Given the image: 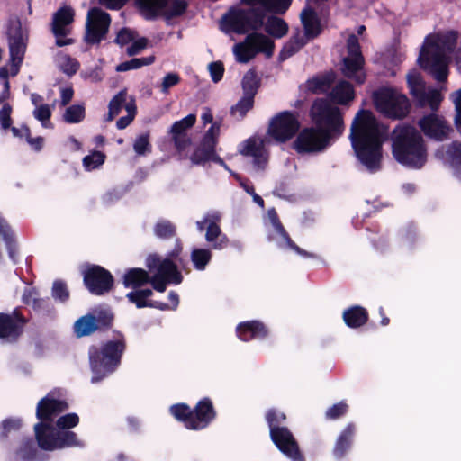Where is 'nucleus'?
Returning <instances> with one entry per match:
<instances>
[{
    "mask_svg": "<svg viewBox=\"0 0 461 461\" xmlns=\"http://www.w3.org/2000/svg\"><path fill=\"white\" fill-rule=\"evenodd\" d=\"M387 129L380 124L372 113L362 110L356 115L350 129V140L359 162L370 173L381 168L382 144Z\"/></svg>",
    "mask_w": 461,
    "mask_h": 461,
    "instance_id": "20e7f679",
    "label": "nucleus"
},
{
    "mask_svg": "<svg viewBox=\"0 0 461 461\" xmlns=\"http://www.w3.org/2000/svg\"><path fill=\"white\" fill-rule=\"evenodd\" d=\"M175 225L167 220H159L154 226V233L161 239H169L175 235Z\"/></svg>",
    "mask_w": 461,
    "mask_h": 461,
    "instance_id": "a18cd8bd",
    "label": "nucleus"
},
{
    "mask_svg": "<svg viewBox=\"0 0 461 461\" xmlns=\"http://www.w3.org/2000/svg\"><path fill=\"white\" fill-rule=\"evenodd\" d=\"M9 129H11L12 131V133L14 137L16 138H23L24 137L26 139V137H28V134L30 132V129L23 125L22 126L21 128H16V127H10Z\"/></svg>",
    "mask_w": 461,
    "mask_h": 461,
    "instance_id": "774afa93",
    "label": "nucleus"
},
{
    "mask_svg": "<svg viewBox=\"0 0 461 461\" xmlns=\"http://www.w3.org/2000/svg\"><path fill=\"white\" fill-rule=\"evenodd\" d=\"M274 412H267V421L270 429V437L277 448L293 461H303L299 446L292 432L285 427L278 426L273 419Z\"/></svg>",
    "mask_w": 461,
    "mask_h": 461,
    "instance_id": "ddd939ff",
    "label": "nucleus"
},
{
    "mask_svg": "<svg viewBox=\"0 0 461 461\" xmlns=\"http://www.w3.org/2000/svg\"><path fill=\"white\" fill-rule=\"evenodd\" d=\"M310 114L317 128H305L298 134L294 148L300 154L323 151L345 129L340 110L324 98L313 102Z\"/></svg>",
    "mask_w": 461,
    "mask_h": 461,
    "instance_id": "7ed1b4c3",
    "label": "nucleus"
},
{
    "mask_svg": "<svg viewBox=\"0 0 461 461\" xmlns=\"http://www.w3.org/2000/svg\"><path fill=\"white\" fill-rule=\"evenodd\" d=\"M36 452L33 441L29 439L23 443L17 456L23 461H34Z\"/></svg>",
    "mask_w": 461,
    "mask_h": 461,
    "instance_id": "8fccbe9b",
    "label": "nucleus"
},
{
    "mask_svg": "<svg viewBox=\"0 0 461 461\" xmlns=\"http://www.w3.org/2000/svg\"><path fill=\"white\" fill-rule=\"evenodd\" d=\"M99 2L109 9L118 10L122 7L126 0H99Z\"/></svg>",
    "mask_w": 461,
    "mask_h": 461,
    "instance_id": "69168bd1",
    "label": "nucleus"
},
{
    "mask_svg": "<svg viewBox=\"0 0 461 461\" xmlns=\"http://www.w3.org/2000/svg\"><path fill=\"white\" fill-rule=\"evenodd\" d=\"M259 87V79L256 72L252 69L249 70L243 77L242 88L244 95L253 97L257 94Z\"/></svg>",
    "mask_w": 461,
    "mask_h": 461,
    "instance_id": "a19ab883",
    "label": "nucleus"
},
{
    "mask_svg": "<svg viewBox=\"0 0 461 461\" xmlns=\"http://www.w3.org/2000/svg\"><path fill=\"white\" fill-rule=\"evenodd\" d=\"M269 140L266 138L251 137L243 142L240 153L253 158L254 167L258 170L266 168L268 162L267 145Z\"/></svg>",
    "mask_w": 461,
    "mask_h": 461,
    "instance_id": "b1692460",
    "label": "nucleus"
},
{
    "mask_svg": "<svg viewBox=\"0 0 461 461\" xmlns=\"http://www.w3.org/2000/svg\"><path fill=\"white\" fill-rule=\"evenodd\" d=\"M122 192L121 190H113L111 192L106 193L104 197V203L106 204H110L117 200H119L122 196Z\"/></svg>",
    "mask_w": 461,
    "mask_h": 461,
    "instance_id": "0e129e2a",
    "label": "nucleus"
},
{
    "mask_svg": "<svg viewBox=\"0 0 461 461\" xmlns=\"http://www.w3.org/2000/svg\"><path fill=\"white\" fill-rule=\"evenodd\" d=\"M221 213L217 211L208 212L206 213L207 230L205 240L214 249H222L229 244L228 237L223 234L219 226Z\"/></svg>",
    "mask_w": 461,
    "mask_h": 461,
    "instance_id": "bb28decb",
    "label": "nucleus"
},
{
    "mask_svg": "<svg viewBox=\"0 0 461 461\" xmlns=\"http://www.w3.org/2000/svg\"><path fill=\"white\" fill-rule=\"evenodd\" d=\"M136 113V106L133 99H130V103L127 106V115L121 117L116 122V126L118 129L122 130L125 129L133 120Z\"/></svg>",
    "mask_w": 461,
    "mask_h": 461,
    "instance_id": "864d4df0",
    "label": "nucleus"
},
{
    "mask_svg": "<svg viewBox=\"0 0 461 461\" xmlns=\"http://www.w3.org/2000/svg\"><path fill=\"white\" fill-rule=\"evenodd\" d=\"M133 149L138 156H146L151 152L149 132L142 133L136 138Z\"/></svg>",
    "mask_w": 461,
    "mask_h": 461,
    "instance_id": "49530a36",
    "label": "nucleus"
},
{
    "mask_svg": "<svg viewBox=\"0 0 461 461\" xmlns=\"http://www.w3.org/2000/svg\"><path fill=\"white\" fill-rule=\"evenodd\" d=\"M180 82V77L177 73L171 72L167 74L160 84V90L164 94H167L169 89L176 86Z\"/></svg>",
    "mask_w": 461,
    "mask_h": 461,
    "instance_id": "5fc2aeb1",
    "label": "nucleus"
},
{
    "mask_svg": "<svg viewBox=\"0 0 461 461\" xmlns=\"http://www.w3.org/2000/svg\"><path fill=\"white\" fill-rule=\"evenodd\" d=\"M446 160L454 175L461 179V142H453L447 149Z\"/></svg>",
    "mask_w": 461,
    "mask_h": 461,
    "instance_id": "f704fd0d",
    "label": "nucleus"
},
{
    "mask_svg": "<svg viewBox=\"0 0 461 461\" xmlns=\"http://www.w3.org/2000/svg\"><path fill=\"white\" fill-rule=\"evenodd\" d=\"M55 62L59 68L68 76L75 75L80 67L76 59L63 52H59L56 56Z\"/></svg>",
    "mask_w": 461,
    "mask_h": 461,
    "instance_id": "e433bc0d",
    "label": "nucleus"
},
{
    "mask_svg": "<svg viewBox=\"0 0 461 461\" xmlns=\"http://www.w3.org/2000/svg\"><path fill=\"white\" fill-rule=\"evenodd\" d=\"M457 39V32L428 36L418 58L420 66L438 82H444L448 75V62Z\"/></svg>",
    "mask_w": 461,
    "mask_h": 461,
    "instance_id": "423d86ee",
    "label": "nucleus"
},
{
    "mask_svg": "<svg viewBox=\"0 0 461 461\" xmlns=\"http://www.w3.org/2000/svg\"><path fill=\"white\" fill-rule=\"evenodd\" d=\"M147 40L145 38L139 39L131 43V46L127 48V53L130 56H133L140 52L147 46Z\"/></svg>",
    "mask_w": 461,
    "mask_h": 461,
    "instance_id": "680f3d73",
    "label": "nucleus"
},
{
    "mask_svg": "<svg viewBox=\"0 0 461 461\" xmlns=\"http://www.w3.org/2000/svg\"><path fill=\"white\" fill-rule=\"evenodd\" d=\"M23 303L31 305L34 310H41L47 307L49 300L39 297V294L33 287L25 288L23 297Z\"/></svg>",
    "mask_w": 461,
    "mask_h": 461,
    "instance_id": "4c0bfd02",
    "label": "nucleus"
},
{
    "mask_svg": "<svg viewBox=\"0 0 461 461\" xmlns=\"http://www.w3.org/2000/svg\"><path fill=\"white\" fill-rule=\"evenodd\" d=\"M112 319L108 312H95L79 318L74 324V331L77 337L88 336L101 327L109 325Z\"/></svg>",
    "mask_w": 461,
    "mask_h": 461,
    "instance_id": "393cba45",
    "label": "nucleus"
},
{
    "mask_svg": "<svg viewBox=\"0 0 461 461\" xmlns=\"http://www.w3.org/2000/svg\"><path fill=\"white\" fill-rule=\"evenodd\" d=\"M111 24L108 13L98 7L88 10L86 22L85 41L88 44H97L104 40Z\"/></svg>",
    "mask_w": 461,
    "mask_h": 461,
    "instance_id": "a211bd4d",
    "label": "nucleus"
},
{
    "mask_svg": "<svg viewBox=\"0 0 461 461\" xmlns=\"http://www.w3.org/2000/svg\"><path fill=\"white\" fill-rule=\"evenodd\" d=\"M348 411V405L344 402H340L339 403H336L332 405L330 408H329L326 411V417L328 419H337L343 414H345Z\"/></svg>",
    "mask_w": 461,
    "mask_h": 461,
    "instance_id": "4d7b16f0",
    "label": "nucleus"
},
{
    "mask_svg": "<svg viewBox=\"0 0 461 461\" xmlns=\"http://www.w3.org/2000/svg\"><path fill=\"white\" fill-rule=\"evenodd\" d=\"M212 259V251L209 249L196 248L191 252V260L197 270H204Z\"/></svg>",
    "mask_w": 461,
    "mask_h": 461,
    "instance_id": "58836bf2",
    "label": "nucleus"
},
{
    "mask_svg": "<svg viewBox=\"0 0 461 461\" xmlns=\"http://www.w3.org/2000/svg\"><path fill=\"white\" fill-rule=\"evenodd\" d=\"M267 220L273 227V232L269 234V240L276 242L280 248H287L294 250L299 255L305 258H315V255L300 249L290 239L279 221L278 215L274 208L267 211Z\"/></svg>",
    "mask_w": 461,
    "mask_h": 461,
    "instance_id": "5701e85b",
    "label": "nucleus"
},
{
    "mask_svg": "<svg viewBox=\"0 0 461 461\" xmlns=\"http://www.w3.org/2000/svg\"><path fill=\"white\" fill-rule=\"evenodd\" d=\"M11 113L12 106L9 104H5L0 109V126L4 131H6L11 127Z\"/></svg>",
    "mask_w": 461,
    "mask_h": 461,
    "instance_id": "6e6d98bb",
    "label": "nucleus"
},
{
    "mask_svg": "<svg viewBox=\"0 0 461 461\" xmlns=\"http://www.w3.org/2000/svg\"><path fill=\"white\" fill-rule=\"evenodd\" d=\"M375 108L387 117L401 119L405 117L410 110L408 98L390 88H382L374 94Z\"/></svg>",
    "mask_w": 461,
    "mask_h": 461,
    "instance_id": "f8f14e48",
    "label": "nucleus"
},
{
    "mask_svg": "<svg viewBox=\"0 0 461 461\" xmlns=\"http://www.w3.org/2000/svg\"><path fill=\"white\" fill-rule=\"evenodd\" d=\"M51 294L55 300L66 302L69 298V292L62 281H55L52 286Z\"/></svg>",
    "mask_w": 461,
    "mask_h": 461,
    "instance_id": "603ef678",
    "label": "nucleus"
},
{
    "mask_svg": "<svg viewBox=\"0 0 461 461\" xmlns=\"http://www.w3.org/2000/svg\"><path fill=\"white\" fill-rule=\"evenodd\" d=\"M32 113L34 118L41 122L42 127H51V123L50 122L51 110L49 104H41L35 107Z\"/></svg>",
    "mask_w": 461,
    "mask_h": 461,
    "instance_id": "09e8293b",
    "label": "nucleus"
},
{
    "mask_svg": "<svg viewBox=\"0 0 461 461\" xmlns=\"http://www.w3.org/2000/svg\"><path fill=\"white\" fill-rule=\"evenodd\" d=\"M122 339L111 340L102 347L92 346L89 348V362L93 376L92 383H97L113 373L120 364L124 350Z\"/></svg>",
    "mask_w": 461,
    "mask_h": 461,
    "instance_id": "6e6552de",
    "label": "nucleus"
},
{
    "mask_svg": "<svg viewBox=\"0 0 461 461\" xmlns=\"http://www.w3.org/2000/svg\"><path fill=\"white\" fill-rule=\"evenodd\" d=\"M346 324L350 328H357L367 321V312L360 306H354L346 310L343 313Z\"/></svg>",
    "mask_w": 461,
    "mask_h": 461,
    "instance_id": "72a5a7b5",
    "label": "nucleus"
},
{
    "mask_svg": "<svg viewBox=\"0 0 461 461\" xmlns=\"http://www.w3.org/2000/svg\"><path fill=\"white\" fill-rule=\"evenodd\" d=\"M394 158L402 165L419 169L427 161V149L420 132L408 124L398 125L392 133Z\"/></svg>",
    "mask_w": 461,
    "mask_h": 461,
    "instance_id": "0eeeda50",
    "label": "nucleus"
},
{
    "mask_svg": "<svg viewBox=\"0 0 461 461\" xmlns=\"http://www.w3.org/2000/svg\"><path fill=\"white\" fill-rule=\"evenodd\" d=\"M154 57L149 56L146 58H134L131 60L124 61L120 63L116 67V71L118 72H124L131 69H137L143 66L150 65L154 62Z\"/></svg>",
    "mask_w": 461,
    "mask_h": 461,
    "instance_id": "37998d69",
    "label": "nucleus"
},
{
    "mask_svg": "<svg viewBox=\"0 0 461 461\" xmlns=\"http://www.w3.org/2000/svg\"><path fill=\"white\" fill-rule=\"evenodd\" d=\"M68 408V403L65 401L57 400L54 393H50L39 402L36 416L41 421L34 425V431L41 449L52 451L82 446L76 433L68 430L79 422L76 413L63 415L57 420L56 426L52 424L54 417Z\"/></svg>",
    "mask_w": 461,
    "mask_h": 461,
    "instance_id": "f257e3e1",
    "label": "nucleus"
},
{
    "mask_svg": "<svg viewBox=\"0 0 461 461\" xmlns=\"http://www.w3.org/2000/svg\"><path fill=\"white\" fill-rule=\"evenodd\" d=\"M134 40V32L130 29H122L116 36L115 41L121 46L126 45Z\"/></svg>",
    "mask_w": 461,
    "mask_h": 461,
    "instance_id": "13d9d810",
    "label": "nucleus"
},
{
    "mask_svg": "<svg viewBox=\"0 0 461 461\" xmlns=\"http://www.w3.org/2000/svg\"><path fill=\"white\" fill-rule=\"evenodd\" d=\"M74 91L71 87H64L60 90V104L66 106L73 98Z\"/></svg>",
    "mask_w": 461,
    "mask_h": 461,
    "instance_id": "e2e57ef3",
    "label": "nucleus"
},
{
    "mask_svg": "<svg viewBox=\"0 0 461 461\" xmlns=\"http://www.w3.org/2000/svg\"><path fill=\"white\" fill-rule=\"evenodd\" d=\"M355 426L348 424L339 434L333 448V455L337 458H342L351 447L355 435Z\"/></svg>",
    "mask_w": 461,
    "mask_h": 461,
    "instance_id": "473e14b6",
    "label": "nucleus"
},
{
    "mask_svg": "<svg viewBox=\"0 0 461 461\" xmlns=\"http://www.w3.org/2000/svg\"><path fill=\"white\" fill-rule=\"evenodd\" d=\"M86 110L83 104H73L68 106L63 113V120L67 123L76 124L85 119Z\"/></svg>",
    "mask_w": 461,
    "mask_h": 461,
    "instance_id": "79ce46f5",
    "label": "nucleus"
},
{
    "mask_svg": "<svg viewBox=\"0 0 461 461\" xmlns=\"http://www.w3.org/2000/svg\"><path fill=\"white\" fill-rule=\"evenodd\" d=\"M127 93L125 90L120 91L111 101L109 104V111L104 120L106 122H111L117 116L122 108L127 111V106L130 103L127 98Z\"/></svg>",
    "mask_w": 461,
    "mask_h": 461,
    "instance_id": "c9c22d12",
    "label": "nucleus"
},
{
    "mask_svg": "<svg viewBox=\"0 0 461 461\" xmlns=\"http://www.w3.org/2000/svg\"><path fill=\"white\" fill-rule=\"evenodd\" d=\"M181 250V245L177 244L165 258H161L156 254L149 255L146 258V267L151 276L142 268H130L122 276L124 286L138 289L150 283L156 291L163 293L166 291L167 284H180L183 276L177 269L176 262Z\"/></svg>",
    "mask_w": 461,
    "mask_h": 461,
    "instance_id": "39448f33",
    "label": "nucleus"
},
{
    "mask_svg": "<svg viewBox=\"0 0 461 461\" xmlns=\"http://www.w3.org/2000/svg\"><path fill=\"white\" fill-rule=\"evenodd\" d=\"M254 98L243 95V97L231 108V114L237 119H242L253 107Z\"/></svg>",
    "mask_w": 461,
    "mask_h": 461,
    "instance_id": "c03bdc74",
    "label": "nucleus"
},
{
    "mask_svg": "<svg viewBox=\"0 0 461 461\" xmlns=\"http://www.w3.org/2000/svg\"><path fill=\"white\" fill-rule=\"evenodd\" d=\"M237 335L241 340L249 341L252 339L265 338L267 335V330L259 321H246L237 327Z\"/></svg>",
    "mask_w": 461,
    "mask_h": 461,
    "instance_id": "7c9ffc66",
    "label": "nucleus"
},
{
    "mask_svg": "<svg viewBox=\"0 0 461 461\" xmlns=\"http://www.w3.org/2000/svg\"><path fill=\"white\" fill-rule=\"evenodd\" d=\"M236 60L248 63L258 53L271 58L274 52V41L265 34L252 32L247 35L244 41L236 43L232 49Z\"/></svg>",
    "mask_w": 461,
    "mask_h": 461,
    "instance_id": "9b49d317",
    "label": "nucleus"
},
{
    "mask_svg": "<svg viewBox=\"0 0 461 461\" xmlns=\"http://www.w3.org/2000/svg\"><path fill=\"white\" fill-rule=\"evenodd\" d=\"M26 319L15 309L12 314L0 313V339L5 342L14 341L22 333Z\"/></svg>",
    "mask_w": 461,
    "mask_h": 461,
    "instance_id": "a878e982",
    "label": "nucleus"
},
{
    "mask_svg": "<svg viewBox=\"0 0 461 461\" xmlns=\"http://www.w3.org/2000/svg\"><path fill=\"white\" fill-rule=\"evenodd\" d=\"M306 43V39L303 35L298 33L294 36L282 49L280 53L281 59H286L294 53H296Z\"/></svg>",
    "mask_w": 461,
    "mask_h": 461,
    "instance_id": "ea45409f",
    "label": "nucleus"
},
{
    "mask_svg": "<svg viewBox=\"0 0 461 461\" xmlns=\"http://www.w3.org/2000/svg\"><path fill=\"white\" fill-rule=\"evenodd\" d=\"M407 82L411 95L420 106L429 105L436 111L442 101L440 90L426 86L420 72L412 70L407 75Z\"/></svg>",
    "mask_w": 461,
    "mask_h": 461,
    "instance_id": "f3484780",
    "label": "nucleus"
},
{
    "mask_svg": "<svg viewBox=\"0 0 461 461\" xmlns=\"http://www.w3.org/2000/svg\"><path fill=\"white\" fill-rule=\"evenodd\" d=\"M196 117L194 114H188L180 121L176 122L170 128V134L174 140L175 146L178 150H184L191 143V140L187 134V131L195 123Z\"/></svg>",
    "mask_w": 461,
    "mask_h": 461,
    "instance_id": "c85d7f7f",
    "label": "nucleus"
},
{
    "mask_svg": "<svg viewBox=\"0 0 461 461\" xmlns=\"http://www.w3.org/2000/svg\"><path fill=\"white\" fill-rule=\"evenodd\" d=\"M348 56L343 59L342 73L348 78L358 84L364 83V57L362 56L358 39L351 34L347 41Z\"/></svg>",
    "mask_w": 461,
    "mask_h": 461,
    "instance_id": "dca6fc26",
    "label": "nucleus"
},
{
    "mask_svg": "<svg viewBox=\"0 0 461 461\" xmlns=\"http://www.w3.org/2000/svg\"><path fill=\"white\" fill-rule=\"evenodd\" d=\"M419 125L427 136L437 140H445L450 131L446 122L436 114L424 116L420 120Z\"/></svg>",
    "mask_w": 461,
    "mask_h": 461,
    "instance_id": "cd10ccee",
    "label": "nucleus"
},
{
    "mask_svg": "<svg viewBox=\"0 0 461 461\" xmlns=\"http://www.w3.org/2000/svg\"><path fill=\"white\" fill-rule=\"evenodd\" d=\"M28 31L19 21L12 22L8 29V46L11 62V76L18 74L26 51Z\"/></svg>",
    "mask_w": 461,
    "mask_h": 461,
    "instance_id": "4468645a",
    "label": "nucleus"
},
{
    "mask_svg": "<svg viewBox=\"0 0 461 461\" xmlns=\"http://www.w3.org/2000/svg\"><path fill=\"white\" fill-rule=\"evenodd\" d=\"M301 21L304 28V38H314L321 32V24L316 12L310 8H304L301 13Z\"/></svg>",
    "mask_w": 461,
    "mask_h": 461,
    "instance_id": "2f4dec72",
    "label": "nucleus"
},
{
    "mask_svg": "<svg viewBox=\"0 0 461 461\" xmlns=\"http://www.w3.org/2000/svg\"><path fill=\"white\" fill-rule=\"evenodd\" d=\"M300 127L296 115L291 112H282L270 122L267 133L278 142L292 139Z\"/></svg>",
    "mask_w": 461,
    "mask_h": 461,
    "instance_id": "aec40b11",
    "label": "nucleus"
},
{
    "mask_svg": "<svg viewBox=\"0 0 461 461\" xmlns=\"http://www.w3.org/2000/svg\"><path fill=\"white\" fill-rule=\"evenodd\" d=\"M209 71L213 82H219L223 76L224 68L221 62H212L209 65Z\"/></svg>",
    "mask_w": 461,
    "mask_h": 461,
    "instance_id": "bf43d9fd",
    "label": "nucleus"
},
{
    "mask_svg": "<svg viewBox=\"0 0 461 461\" xmlns=\"http://www.w3.org/2000/svg\"><path fill=\"white\" fill-rule=\"evenodd\" d=\"M74 10L69 6L59 8L52 18L51 30L56 37V45L62 47L71 44L72 39H64L70 32V25L74 21Z\"/></svg>",
    "mask_w": 461,
    "mask_h": 461,
    "instance_id": "4be33fe9",
    "label": "nucleus"
},
{
    "mask_svg": "<svg viewBox=\"0 0 461 461\" xmlns=\"http://www.w3.org/2000/svg\"><path fill=\"white\" fill-rule=\"evenodd\" d=\"M141 11L148 19L160 14L167 18L181 15L186 9L184 0H138Z\"/></svg>",
    "mask_w": 461,
    "mask_h": 461,
    "instance_id": "6ab92c4d",
    "label": "nucleus"
},
{
    "mask_svg": "<svg viewBox=\"0 0 461 461\" xmlns=\"http://www.w3.org/2000/svg\"><path fill=\"white\" fill-rule=\"evenodd\" d=\"M105 156L100 151H95L83 158V166L87 171L94 170L104 164Z\"/></svg>",
    "mask_w": 461,
    "mask_h": 461,
    "instance_id": "de8ad7c7",
    "label": "nucleus"
},
{
    "mask_svg": "<svg viewBox=\"0 0 461 461\" xmlns=\"http://www.w3.org/2000/svg\"><path fill=\"white\" fill-rule=\"evenodd\" d=\"M334 73L316 77L308 81V89L315 93H329L330 99L338 104H348L354 99L353 86L345 80H339L333 87Z\"/></svg>",
    "mask_w": 461,
    "mask_h": 461,
    "instance_id": "9d476101",
    "label": "nucleus"
},
{
    "mask_svg": "<svg viewBox=\"0 0 461 461\" xmlns=\"http://www.w3.org/2000/svg\"><path fill=\"white\" fill-rule=\"evenodd\" d=\"M84 283L91 294L101 295L107 293L113 286V278L111 273L96 265L88 267L83 271Z\"/></svg>",
    "mask_w": 461,
    "mask_h": 461,
    "instance_id": "412c9836",
    "label": "nucleus"
},
{
    "mask_svg": "<svg viewBox=\"0 0 461 461\" xmlns=\"http://www.w3.org/2000/svg\"><path fill=\"white\" fill-rule=\"evenodd\" d=\"M452 101L455 104L456 111L455 122L456 127L461 130V89L452 95Z\"/></svg>",
    "mask_w": 461,
    "mask_h": 461,
    "instance_id": "052dcab7",
    "label": "nucleus"
},
{
    "mask_svg": "<svg viewBox=\"0 0 461 461\" xmlns=\"http://www.w3.org/2000/svg\"><path fill=\"white\" fill-rule=\"evenodd\" d=\"M26 141L34 150L40 151L42 149L44 140L42 137L31 138L29 133Z\"/></svg>",
    "mask_w": 461,
    "mask_h": 461,
    "instance_id": "338daca9",
    "label": "nucleus"
},
{
    "mask_svg": "<svg viewBox=\"0 0 461 461\" xmlns=\"http://www.w3.org/2000/svg\"><path fill=\"white\" fill-rule=\"evenodd\" d=\"M22 426V420L20 419H6L3 420L0 426V438H5L12 431L18 430Z\"/></svg>",
    "mask_w": 461,
    "mask_h": 461,
    "instance_id": "3c124183",
    "label": "nucleus"
},
{
    "mask_svg": "<svg viewBox=\"0 0 461 461\" xmlns=\"http://www.w3.org/2000/svg\"><path fill=\"white\" fill-rule=\"evenodd\" d=\"M219 135L220 124L214 122L204 134L200 146L192 154L190 159L193 164L203 165L208 161H213L229 170L227 165L215 152Z\"/></svg>",
    "mask_w": 461,
    "mask_h": 461,
    "instance_id": "2eb2a0df",
    "label": "nucleus"
},
{
    "mask_svg": "<svg viewBox=\"0 0 461 461\" xmlns=\"http://www.w3.org/2000/svg\"><path fill=\"white\" fill-rule=\"evenodd\" d=\"M170 412L176 419L183 421L187 429L195 430L205 428L215 416L212 402L209 399L200 401L194 411H191L184 403H179L171 406Z\"/></svg>",
    "mask_w": 461,
    "mask_h": 461,
    "instance_id": "1a4fd4ad",
    "label": "nucleus"
},
{
    "mask_svg": "<svg viewBox=\"0 0 461 461\" xmlns=\"http://www.w3.org/2000/svg\"><path fill=\"white\" fill-rule=\"evenodd\" d=\"M243 1L253 7L249 10H230L221 19L222 31L227 33H245L249 31H258L264 26L265 31L275 38H282L287 33L288 25L283 19L270 15L265 22L266 13L283 14L291 5L292 0Z\"/></svg>",
    "mask_w": 461,
    "mask_h": 461,
    "instance_id": "f03ea898",
    "label": "nucleus"
},
{
    "mask_svg": "<svg viewBox=\"0 0 461 461\" xmlns=\"http://www.w3.org/2000/svg\"><path fill=\"white\" fill-rule=\"evenodd\" d=\"M153 294L151 289H134L126 294V298L136 305L137 308H157L159 310H168L170 307L165 303L157 301L149 300V297Z\"/></svg>",
    "mask_w": 461,
    "mask_h": 461,
    "instance_id": "c756f323",
    "label": "nucleus"
}]
</instances>
